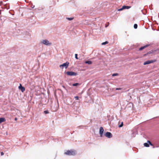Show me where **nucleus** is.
Wrapping results in <instances>:
<instances>
[{
    "label": "nucleus",
    "instance_id": "1",
    "mask_svg": "<svg viewBox=\"0 0 159 159\" xmlns=\"http://www.w3.org/2000/svg\"><path fill=\"white\" fill-rule=\"evenodd\" d=\"M65 154L68 155H74L76 154L75 151L72 150L67 151L65 153Z\"/></svg>",
    "mask_w": 159,
    "mask_h": 159
},
{
    "label": "nucleus",
    "instance_id": "2",
    "mask_svg": "<svg viewBox=\"0 0 159 159\" xmlns=\"http://www.w3.org/2000/svg\"><path fill=\"white\" fill-rule=\"evenodd\" d=\"M69 62H66L65 63H64L62 65H60V67L61 68L63 69V67H65V68L66 69L69 66Z\"/></svg>",
    "mask_w": 159,
    "mask_h": 159
},
{
    "label": "nucleus",
    "instance_id": "3",
    "mask_svg": "<svg viewBox=\"0 0 159 159\" xmlns=\"http://www.w3.org/2000/svg\"><path fill=\"white\" fill-rule=\"evenodd\" d=\"M66 74L67 75L70 76L76 75H77V73L73 71H67L66 72Z\"/></svg>",
    "mask_w": 159,
    "mask_h": 159
},
{
    "label": "nucleus",
    "instance_id": "4",
    "mask_svg": "<svg viewBox=\"0 0 159 159\" xmlns=\"http://www.w3.org/2000/svg\"><path fill=\"white\" fill-rule=\"evenodd\" d=\"M130 6H123L122 8L118 9V11H121L125 9H129L131 8Z\"/></svg>",
    "mask_w": 159,
    "mask_h": 159
},
{
    "label": "nucleus",
    "instance_id": "5",
    "mask_svg": "<svg viewBox=\"0 0 159 159\" xmlns=\"http://www.w3.org/2000/svg\"><path fill=\"white\" fill-rule=\"evenodd\" d=\"M156 60H148L145 62L144 63V65H146L150 63H153L156 61Z\"/></svg>",
    "mask_w": 159,
    "mask_h": 159
},
{
    "label": "nucleus",
    "instance_id": "6",
    "mask_svg": "<svg viewBox=\"0 0 159 159\" xmlns=\"http://www.w3.org/2000/svg\"><path fill=\"white\" fill-rule=\"evenodd\" d=\"M149 144H150V145H151V146H153V145L151 143V142L149 140H148L147 141V143H144V146H145L146 147H149Z\"/></svg>",
    "mask_w": 159,
    "mask_h": 159
},
{
    "label": "nucleus",
    "instance_id": "7",
    "mask_svg": "<svg viewBox=\"0 0 159 159\" xmlns=\"http://www.w3.org/2000/svg\"><path fill=\"white\" fill-rule=\"evenodd\" d=\"M105 135L108 138H111L112 136V134L109 132H107L105 134Z\"/></svg>",
    "mask_w": 159,
    "mask_h": 159
},
{
    "label": "nucleus",
    "instance_id": "8",
    "mask_svg": "<svg viewBox=\"0 0 159 159\" xmlns=\"http://www.w3.org/2000/svg\"><path fill=\"white\" fill-rule=\"evenodd\" d=\"M19 89L22 92H24L25 90V88L23 87L21 84H20V86L18 87Z\"/></svg>",
    "mask_w": 159,
    "mask_h": 159
},
{
    "label": "nucleus",
    "instance_id": "9",
    "mask_svg": "<svg viewBox=\"0 0 159 159\" xmlns=\"http://www.w3.org/2000/svg\"><path fill=\"white\" fill-rule=\"evenodd\" d=\"M42 43L43 44L47 45H50L51 44L49 43V42L48 40H43L42 42Z\"/></svg>",
    "mask_w": 159,
    "mask_h": 159
},
{
    "label": "nucleus",
    "instance_id": "10",
    "mask_svg": "<svg viewBox=\"0 0 159 159\" xmlns=\"http://www.w3.org/2000/svg\"><path fill=\"white\" fill-rule=\"evenodd\" d=\"M104 132V129L102 127H101L100 128L99 134L100 136L102 137V136Z\"/></svg>",
    "mask_w": 159,
    "mask_h": 159
},
{
    "label": "nucleus",
    "instance_id": "11",
    "mask_svg": "<svg viewBox=\"0 0 159 159\" xmlns=\"http://www.w3.org/2000/svg\"><path fill=\"white\" fill-rule=\"evenodd\" d=\"M149 45H146L144 46H143L142 47H141V48H140L139 49V50H140V51H141V50H142L143 49H144L146 48L148 46H149Z\"/></svg>",
    "mask_w": 159,
    "mask_h": 159
},
{
    "label": "nucleus",
    "instance_id": "12",
    "mask_svg": "<svg viewBox=\"0 0 159 159\" xmlns=\"http://www.w3.org/2000/svg\"><path fill=\"white\" fill-rule=\"evenodd\" d=\"M6 121V119L4 118H0V124L2 122H4Z\"/></svg>",
    "mask_w": 159,
    "mask_h": 159
},
{
    "label": "nucleus",
    "instance_id": "13",
    "mask_svg": "<svg viewBox=\"0 0 159 159\" xmlns=\"http://www.w3.org/2000/svg\"><path fill=\"white\" fill-rule=\"evenodd\" d=\"M85 63L89 64H92V62L91 61H88L85 62Z\"/></svg>",
    "mask_w": 159,
    "mask_h": 159
},
{
    "label": "nucleus",
    "instance_id": "14",
    "mask_svg": "<svg viewBox=\"0 0 159 159\" xmlns=\"http://www.w3.org/2000/svg\"><path fill=\"white\" fill-rule=\"evenodd\" d=\"M80 85V84H79V83H75V84H72V85L73 86H78V85Z\"/></svg>",
    "mask_w": 159,
    "mask_h": 159
},
{
    "label": "nucleus",
    "instance_id": "15",
    "mask_svg": "<svg viewBox=\"0 0 159 159\" xmlns=\"http://www.w3.org/2000/svg\"><path fill=\"white\" fill-rule=\"evenodd\" d=\"M137 26H138V25H137V24H134V28L136 29L137 28Z\"/></svg>",
    "mask_w": 159,
    "mask_h": 159
},
{
    "label": "nucleus",
    "instance_id": "16",
    "mask_svg": "<svg viewBox=\"0 0 159 159\" xmlns=\"http://www.w3.org/2000/svg\"><path fill=\"white\" fill-rule=\"evenodd\" d=\"M108 43V42L107 41H106L105 42H103L102 43V45H105Z\"/></svg>",
    "mask_w": 159,
    "mask_h": 159
},
{
    "label": "nucleus",
    "instance_id": "17",
    "mask_svg": "<svg viewBox=\"0 0 159 159\" xmlns=\"http://www.w3.org/2000/svg\"><path fill=\"white\" fill-rule=\"evenodd\" d=\"M44 112L45 114H47L49 113V112L48 111L46 110L44 111Z\"/></svg>",
    "mask_w": 159,
    "mask_h": 159
},
{
    "label": "nucleus",
    "instance_id": "18",
    "mask_svg": "<svg viewBox=\"0 0 159 159\" xmlns=\"http://www.w3.org/2000/svg\"><path fill=\"white\" fill-rule=\"evenodd\" d=\"M123 122H121V124L120 125H119V127H122V126H123Z\"/></svg>",
    "mask_w": 159,
    "mask_h": 159
},
{
    "label": "nucleus",
    "instance_id": "19",
    "mask_svg": "<svg viewBox=\"0 0 159 159\" xmlns=\"http://www.w3.org/2000/svg\"><path fill=\"white\" fill-rule=\"evenodd\" d=\"M74 98L76 100H78L79 99V97L78 96H75Z\"/></svg>",
    "mask_w": 159,
    "mask_h": 159
},
{
    "label": "nucleus",
    "instance_id": "20",
    "mask_svg": "<svg viewBox=\"0 0 159 159\" xmlns=\"http://www.w3.org/2000/svg\"><path fill=\"white\" fill-rule=\"evenodd\" d=\"M67 19L69 20H71L73 19V18H67Z\"/></svg>",
    "mask_w": 159,
    "mask_h": 159
},
{
    "label": "nucleus",
    "instance_id": "21",
    "mask_svg": "<svg viewBox=\"0 0 159 159\" xmlns=\"http://www.w3.org/2000/svg\"><path fill=\"white\" fill-rule=\"evenodd\" d=\"M75 58H76V59H78V57H77V54H75Z\"/></svg>",
    "mask_w": 159,
    "mask_h": 159
},
{
    "label": "nucleus",
    "instance_id": "22",
    "mask_svg": "<svg viewBox=\"0 0 159 159\" xmlns=\"http://www.w3.org/2000/svg\"><path fill=\"white\" fill-rule=\"evenodd\" d=\"M117 75H118V74L117 73L114 74L112 75L113 76H116Z\"/></svg>",
    "mask_w": 159,
    "mask_h": 159
},
{
    "label": "nucleus",
    "instance_id": "23",
    "mask_svg": "<svg viewBox=\"0 0 159 159\" xmlns=\"http://www.w3.org/2000/svg\"><path fill=\"white\" fill-rule=\"evenodd\" d=\"M121 88H117L116 89V90H119L121 89Z\"/></svg>",
    "mask_w": 159,
    "mask_h": 159
},
{
    "label": "nucleus",
    "instance_id": "24",
    "mask_svg": "<svg viewBox=\"0 0 159 159\" xmlns=\"http://www.w3.org/2000/svg\"><path fill=\"white\" fill-rule=\"evenodd\" d=\"M4 153H3V152H1V156H2V155H4Z\"/></svg>",
    "mask_w": 159,
    "mask_h": 159
},
{
    "label": "nucleus",
    "instance_id": "25",
    "mask_svg": "<svg viewBox=\"0 0 159 159\" xmlns=\"http://www.w3.org/2000/svg\"><path fill=\"white\" fill-rule=\"evenodd\" d=\"M2 2H0V5H1L2 4Z\"/></svg>",
    "mask_w": 159,
    "mask_h": 159
},
{
    "label": "nucleus",
    "instance_id": "26",
    "mask_svg": "<svg viewBox=\"0 0 159 159\" xmlns=\"http://www.w3.org/2000/svg\"><path fill=\"white\" fill-rule=\"evenodd\" d=\"M17 120V118H15V120Z\"/></svg>",
    "mask_w": 159,
    "mask_h": 159
}]
</instances>
